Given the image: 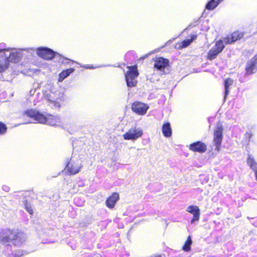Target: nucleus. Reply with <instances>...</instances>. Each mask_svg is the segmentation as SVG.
I'll return each instance as SVG.
<instances>
[{
    "label": "nucleus",
    "mask_w": 257,
    "mask_h": 257,
    "mask_svg": "<svg viewBox=\"0 0 257 257\" xmlns=\"http://www.w3.org/2000/svg\"><path fill=\"white\" fill-rule=\"evenodd\" d=\"M12 49V48H7L6 44L4 43H0V57H1V54L4 55V53H8Z\"/></svg>",
    "instance_id": "nucleus-27"
},
{
    "label": "nucleus",
    "mask_w": 257,
    "mask_h": 257,
    "mask_svg": "<svg viewBox=\"0 0 257 257\" xmlns=\"http://www.w3.org/2000/svg\"><path fill=\"white\" fill-rule=\"evenodd\" d=\"M75 70V69L73 68H70L69 69L63 70L59 74L58 81L62 82L65 78L73 73Z\"/></svg>",
    "instance_id": "nucleus-20"
},
{
    "label": "nucleus",
    "mask_w": 257,
    "mask_h": 257,
    "mask_svg": "<svg viewBox=\"0 0 257 257\" xmlns=\"http://www.w3.org/2000/svg\"><path fill=\"white\" fill-rule=\"evenodd\" d=\"M36 53L40 57L47 60L56 59L59 56V53L46 47H40L37 48Z\"/></svg>",
    "instance_id": "nucleus-5"
},
{
    "label": "nucleus",
    "mask_w": 257,
    "mask_h": 257,
    "mask_svg": "<svg viewBox=\"0 0 257 257\" xmlns=\"http://www.w3.org/2000/svg\"><path fill=\"white\" fill-rule=\"evenodd\" d=\"M153 52H150V53H149L148 54L146 55H145L144 56L142 57L141 58V59H142V60H144V59H146L149 55H151V54H153Z\"/></svg>",
    "instance_id": "nucleus-37"
},
{
    "label": "nucleus",
    "mask_w": 257,
    "mask_h": 257,
    "mask_svg": "<svg viewBox=\"0 0 257 257\" xmlns=\"http://www.w3.org/2000/svg\"><path fill=\"white\" fill-rule=\"evenodd\" d=\"M211 119V118H208V121L209 122L211 121V120H210Z\"/></svg>",
    "instance_id": "nucleus-41"
},
{
    "label": "nucleus",
    "mask_w": 257,
    "mask_h": 257,
    "mask_svg": "<svg viewBox=\"0 0 257 257\" xmlns=\"http://www.w3.org/2000/svg\"><path fill=\"white\" fill-rule=\"evenodd\" d=\"M189 149L194 152L203 153L206 152L207 146L202 142L197 141L190 145Z\"/></svg>",
    "instance_id": "nucleus-16"
},
{
    "label": "nucleus",
    "mask_w": 257,
    "mask_h": 257,
    "mask_svg": "<svg viewBox=\"0 0 257 257\" xmlns=\"http://www.w3.org/2000/svg\"><path fill=\"white\" fill-rule=\"evenodd\" d=\"M154 60V68L164 74L168 73L170 65L169 60L163 57H156Z\"/></svg>",
    "instance_id": "nucleus-6"
},
{
    "label": "nucleus",
    "mask_w": 257,
    "mask_h": 257,
    "mask_svg": "<svg viewBox=\"0 0 257 257\" xmlns=\"http://www.w3.org/2000/svg\"><path fill=\"white\" fill-rule=\"evenodd\" d=\"M23 54L22 52L18 51L16 48H12L8 53L1 54L0 57V73L8 68L10 62L17 63L19 62Z\"/></svg>",
    "instance_id": "nucleus-2"
},
{
    "label": "nucleus",
    "mask_w": 257,
    "mask_h": 257,
    "mask_svg": "<svg viewBox=\"0 0 257 257\" xmlns=\"http://www.w3.org/2000/svg\"><path fill=\"white\" fill-rule=\"evenodd\" d=\"M2 189L6 192H9L10 189V187L7 185H3L2 186Z\"/></svg>",
    "instance_id": "nucleus-36"
},
{
    "label": "nucleus",
    "mask_w": 257,
    "mask_h": 257,
    "mask_svg": "<svg viewBox=\"0 0 257 257\" xmlns=\"http://www.w3.org/2000/svg\"><path fill=\"white\" fill-rule=\"evenodd\" d=\"M257 71V54L253 58L248 60L246 63L245 75H250Z\"/></svg>",
    "instance_id": "nucleus-13"
},
{
    "label": "nucleus",
    "mask_w": 257,
    "mask_h": 257,
    "mask_svg": "<svg viewBox=\"0 0 257 257\" xmlns=\"http://www.w3.org/2000/svg\"><path fill=\"white\" fill-rule=\"evenodd\" d=\"M244 36V33L235 31L231 34L230 36L224 38L223 40L219 39L215 43V46L213 47L208 52L207 59L212 61L215 59L217 56L221 53L225 48L226 45L234 43L236 41L240 40Z\"/></svg>",
    "instance_id": "nucleus-1"
},
{
    "label": "nucleus",
    "mask_w": 257,
    "mask_h": 257,
    "mask_svg": "<svg viewBox=\"0 0 257 257\" xmlns=\"http://www.w3.org/2000/svg\"><path fill=\"white\" fill-rule=\"evenodd\" d=\"M7 125L2 121H0V135H3L5 134L7 131Z\"/></svg>",
    "instance_id": "nucleus-28"
},
{
    "label": "nucleus",
    "mask_w": 257,
    "mask_h": 257,
    "mask_svg": "<svg viewBox=\"0 0 257 257\" xmlns=\"http://www.w3.org/2000/svg\"><path fill=\"white\" fill-rule=\"evenodd\" d=\"M23 116L28 117L37 123L45 122L44 114L35 109H28L23 112Z\"/></svg>",
    "instance_id": "nucleus-11"
},
{
    "label": "nucleus",
    "mask_w": 257,
    "mask_h": 257,
    "mask_svg": "<svg viewBox=\"0 0 257 257\" xmlns=\"http://www.w3.org/2000/svg\"><path fill=\"white\" fill-rule=\"evenodd\" d=\"M80 66L84 68L85 69H94L96 68L102 67V66H95V67H94L92 65H80Z\"/></svg>",
    "instance_id": "nucleus-32"
},
{
    "label": "nucleus",
    "mask_w": 257,
    "mask_h": 257,
    "mask_svg": "<svg viewBox=\"0 0 257 257\" xmlns=\"http://www.w3.org/2000/svg\"><path fill=\"white\" fill-rule=\"evenodd\" d=\"M56 61H58V62L62 64H66L68 65H71L72 64L75 63L74 61H72L64 56L59 54V56L58 57Z\"/></svg>",
    "instance_id": "nucleus-23"
},
{
    "label": "nucleus",
    "mask_w": 257,
    "mask_h": 257,
    "mask_svg": "<svg viewBox=\"0 0 257 257\" xmlns=\"http://www.w3.org/2000/svg\"><path fill=\"white\" fill-rule=\"evenodd\" d=\"M149 108V106L147 104L141 101H135L132 105V110L138 115L145 114Z\"/></svg>",
    "instance_id": "nucleus-14"
},
{
    "label": "nucleus",
    "mask_w": 257,
    "mask_h": 257,
    "mask_svg": "<svg viewBox=\"0 0 257 257\" xmlns=\"http://www.w3.org/2000/svg\"><path fill=\"white\" fill-rule=\"evenodd\" d=\"M44 95L49 102L53 103L56 107H60V103L65 99L64 91L57 90L54 86H51L49 91H46Z\"/></svg>",
    "instance_id": "nucleus-3"
},
{
    "label": "nucleus",
    "mask_w": 257,
    "mask_h": 257,
    "mask_svg": "<svg viewBox=\"0 0 257 257\" xmlns=\"http://www.w3.org/2000/svg\"><path fill=\"white\" fill-rule=\"evenodd\" d=\"M27 254H28V252L24 250H18L15 253L12 252L11 253L7 252L6 253V254H7L8 256L13 255L14 257H21L22 256Z\"/></svg>",
    "instance_id": "nucleus-26"
},
{
    "label": "nucleus",
    "mask_w": 257,
    "mask_h": 257,
    "mask_svg": "<svg viewBox=\"0 0 257 257\" xmlns=\"http://www.w3.org/2000/svg\"><path fill=\"white\" fill-rule=\"evenodd\" d=\"M82 166L79 160H75L73 157L67 159L65 169L70 175H75L78 173Z\"/></svg>",
    "instance_id": "nucleus-7"
},
{
    "label": "nucleus",
    "mask_w": 257,
    "mask_h": 257,
    "mask_svg": "<svg viewBox=\"0 0 257 257\" xmlns=\"http://www.w3.org/2000/svg\"><path fill=\"white\" fill-rule=\"evenodd\" d=\"M192 244V240L191 237L189 235L183 245L182 249L185 252L189 251L191 250Z\"/></svg>",
    "instance_id": "nucleus-22"
},
{
    "label": "nucleus",
    "mask_w": 257,
    "mask_h": 257,
    "mask_svg": "<svg viewBox=\"0 0 257 257\" xmlns=\"http://www.w3.org/2000/svg\"><path fill=\"white\" fill-rule=\"evenodd\" d=\"M197 35L195 34H191L190 38L189 40H191V43L197 39Z\"/></svg>",
    "instance_id": "nucleus-35"
},
{
    "label": "nucleus",
    "mask_w": 257,
    "mask_h": 257,
    "mask_svg": "<svg viewBox=\"0 0 257 257\" xmlns=\"http://www.w3.org/2000/svg\"><path fill=\"white\" fill-rule=\"evenodd\" d=\"M119 199V194L117 192H113L106 199L105 201L106 206L110 209L113 208Z\"/></svg>",
    "instance_id": "nucleus-17"
},
{
    "label": "nucleus",
    "mask_w": 257,
    "mask_h": 257,
    "mask_svg": "<svg viewBox=\"0 0 257 257\" xmlns=\"http://www.w3.org/2000/svg\"><path fill=\"white\" fill-rule=\"evenodd\" d=\"M247 131H254L256 128V125L255 124H250L247 125Z\"/></svg>",
    "instance_id": "nucleus-33"
},
{
    "label": "nucleus",
    "mask_w": 257,
    "mask_h": 257,
    "mask_svg": "<svg viewBox=\"0 0 257 257\" xmlns=\"http://www.w3.org/2000/svg\"><path fill=\"white\" fill-rule=\"evenodd\" d=\"M127 67L128 70L125 73V79L127 87H133L136 86L137 82L136 79L139 75L137 65H132Z\"/></svg>",
    "instance_id": "nucleus-4"
},
{
    "label": "nucleus",
    "mask_w": 257,
    "mask_h": 257,
    "mask_svg": "<svg viewBox=\"0 0 257 257\" xmlns=\"http://www.w3.org/2000/svg\"><path fill=\"white\" fill-rule=\"evenodd\" d=\"M223 131V127L222 124L219 122H218L213 132V143L215 147V150L218 152L219 151L222 144Z\"/></svg>",
    "instance_id": "nucleus-9"
},
{
    "label": "nucleus",
    "mask_w": 257,
    "mask_h": 257,
    "mask_svg": "<svg viewBox=\"0 0 257 257\" xmlns=\"http://www.w3.org/2000/svg\"><path fill=\"white\" fill-rule=\"evenodd\" d=\"M44 118L45 119V122H41V123L47 124L52 126L56 125V120L54 118L53 116L50 115L48 117H47L45 115H44Z\"/></svg>",
    "instance_id": "nucleus-24"
},
{
    "label": "nucleus",
    "mask_w": 257,
    "mask_h": 257,
    "mask_svg": "<svg viewBox=\"0 0 257 257\" xmlns=\"http://www.w3.org/2000/svg\"><path fill=\"white\" fill-rule=\"evenodd\" d=\"M32 123V122H31V121H26V122H23V123H19V124H16V125H15V126H19V125H20L21 124H28V123Z\"/></svg>",
    "instance_id": "nucleus-39"
},
{
    "label": "nucleus",
    "mask_w": 257,
    "mask_h": 257,
    "mask_svg": "<svg viewBox=\"0 0 257 257\" xmlns=\"http://www.w3.org/2000/svg\"><path fill=\"white\" fill-rule=\"evenodd\" d=\"M186 211L193 215L190 220L191 224L198 222L200 219V210L198 206L196 205H189L186 209Z\"/></svg>",
    "instance_id": "nucleus-15"
},
{
    "label": "nucleus",
    "mask_w": 257,
    "mask_h": 257,
    "mask_svg": "<svg viewBox=\"0 0 257 257\" xmlns=\"http://www.w3.org/2000/svg\"><path fill=\"white\" fill-rule=\"evenodd\" d=\"M125 59L127 61H131L133 60H135L137 58V54L135 51H131L129 52H127L125 56H124Z\"/></svg>",
    "instance_id": "nucleus-25"
},
{
    "label": "nucleus",
    "mask_w": 257,
    "mask_h": 257,
    "mask_svg": "<svg viewBox=\"0 0 257 257\" xmlns=\"http://www.w3.org/2000/svg\"><path fill=\"white\" fill-rule=\"evenodd\" d=\"M253 135L252 132L250 131H247L244 134V138H245L246 142L249 143L250 142Z\"/></svg>",
    "instance_id": "nucleus-30"
},
{
    "label": "nucleus",
    "mask_w": 257,
    "mask_h": 257,
    "mask_svg": "<svg viewBox=\"0 0 257 257\" xmlns=\"http://www.w3.org/2000/svg\"><path fill=\"white\" fill-rule=\"evenodd\" d=\"M143 133V130L141 127L135 126L129 129L122 136L125 140L135 141L141 137Z\"/></svg>",
    "instance_id": "nucleus-10"
},
{
    "label": "nucleus",
    "mask_w": 257,
    "mask_h": 257,
    "mask_svg": "<svg viewBox=\"0 0 257 257\" xmlns=\"http://www.w3.org/2000/svg\"><path fill=\"white\" fill-rule=\"evenodd\" d=\"M162 132L163 136L166 138H169L172 136V128L169 122L166 121L163 124Z\"/></svg>",
    "instance_id": "nucleus-19"
},
{
    "label": "nucleus",
    "mask_w": 257,
    "mask_h": 257,
    "mask_svg": "<svg viewBox=\"0 0 257 257\" xmlns=\"http://www.w3.org/2000/svg\"><path fill=\"white\" fill-rule=\"evenodd\" d=\"M191 44V40L186 39L182 41L180 47L182 48H186Z\"/></svg>",
    "instance_id": "nucleus-29"
},
{
    "label": "nucleus",
    "mask_w": 257,
    "mask_h": 257,
    "mask_svg": "<svg viewBox=\"0 0 257 257\" xmlns=\"http://www.w3.org/2000/svg\"><path fill=\"white\" fill-rule=\"evenodd\" d=\"M246 163L252 170H253L257 168V163L255 161L254 158H253L251 154H247Z\"/></svg>",
    "instance_id": "nucleus-21"
},
{
    "label": "nucleus",
    "mask_w": 257,
    "mask_h": 257,
    "mask_svg": "<svg viewBox=\"0 0 257 257\" xmlns=\"http://www.w3.org/2000/svg\"><path fill=\"white\" fill-rule=\"evenodd\" d=\"M26 239V234L24 232L14 229L10 242L15 246H19L25 242Z\"/></svg>",
    "instance_id": "nucleus-12"
},
{
    "label": "nucleus",
    "mask_w": 257,
    "mask_h": 257,
    "mask_svg": "<svg viewBox=\"0 0 257 257\" xmlns=\"http://www.w3.org/2000/svg\"><path fill=\"white\" fill-rule=\"evenodd\" d=\"M254 172L255 179L257 181V168L253 170Z\"/></svg>",
    "instance_id": "nucleus-40"
},
{
    "label": "nucleus",
    "mask_w": 257,
    "mask_h": 257,
    "mask_svg": "<svg viewBox=\"0 0 257 257\" xmlns=\"http://www.w3.org/2000/svg\"><path fill=\"white\" fill-rule=\"evenodd\" d=\"M36 92V90L32 89L29 91V94L30 96L33 95Z\"/></svg>",
    "instance_id": "nucleus-38"
},
{
    "label": "nucleus",
    "mask_w": 257,
    "mask_h": 257,
    "mask_svg": "<svg viewBox=\"0 0 257 257\" xmlns=\"http://www.w3.org/2000/svg\"><path fill=\"white\" fill-rule=\"evenodd\" d=\"M13 230L9 228H3L0 230V243L5 244H6L5 246V250L12 251V245L9 244L11 242L12 233Z\"/></svg>",
    "instance_id": "nucleus-8"
},
{
    "label": "nucleus",
    "mask_w": 257,
    "mask_h": 257,
    "mask_svg": "<svg viewBox=\"0 0 257 257\" xmlns=\"http://www.w3.org/2000/svg\"><path fill=\"white\" fill-rule=\"evenodd\" d=\"M233 80L230 78H228L224 81V96L223 100L225 101L226 99L230 92L229 87L233 84Z\"/></svg>",
    "instance_id": "nucleus-18"
},
{
    "label": "nucleus",
    "mask_w": 257,
    "mask_h": 257,
    "mask_svg": "<svg viewBox=\"0 0 257 257\" xmlns=\"http://www.w3.org/2000/svg\"><path fill=\"white\" fill-rule=\"evenodd\" d=\"M198 23H199V20H197L194 22H193V23H191L188 26V28H187L185 30H187L189 28H192L194 27H195V26H197V25H198Z\"/></svg>",
    "instance_id": "nucleus-34"
},
{
    "label": "nucleus",
    "mask_w": 257,
    "mask_h": 257,
    "mask_svg": "<svg viewBox=\"0 0 257 257\" xmlns=\"http://www.w3.org/2000/svg\"><path fill=\"white\" fill-rule=\"evenodd\" d=\"M23 203H24V205H25V209L26 210L30 213V214H32L33 213V209L31 207V206L29 205L28 204V202H27V200H25L24 201H23Z\"/></svg>",
    "instance_id": "nucleus-31"
}]
</instances>
